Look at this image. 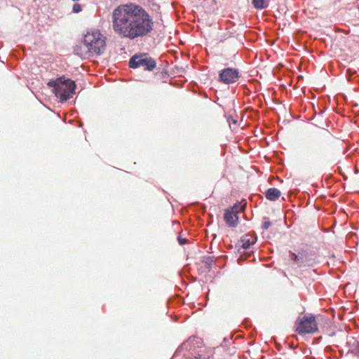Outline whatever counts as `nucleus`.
Instances as JSON below:
<instances>
[{"label": "nucleus", "mask_w": 359, "mask_h": 359, "mask_svg": "<svg viewBox=\"0 0 359 359\" xmlns=\"http://www.w3.org/2000/svg\"><path fill=\"white\" fill-rule=\"evenodd\" d=\"M111 19L115 34L130 40L148 36L154 27L151 16L142 6L133 3L117 6Z\"/></svg>", "instance_id": "obj_1"}, {"label": "nucleus", "mask_w": 359, "mask_h": 359, "mask_svg": "<svg viewBox=\"0 0 359 359\" xmlns=\"http://www.w3.org/2000/svg\"><path fill=\"white\" fill-rule=\"evenodd\" d=\"M48 86L53 88L55 96L62 102L67 101L72 97L76 88L75 82L65 76L57 78L55 81H50Z\"/></svg>", "instance_id": "obj_2"}, {"label": "nucleus", "mask_w": 359, "mask_h": 359, "mask_svg": "<svg viewBox=\"0 0 359 359\" xmlns=\"http://www.w3.org/2000/svg\"><path fill=\"white\" fill-rule=\"evenodd\" d=\"M83 44L92 55H101L106 48V37L98 29L88 32L83 38Z\"/></svg>", "instance_id": "obj_3"}, {"label": "nucleus", "mask_w": 359, "mask_h": 359, "mask_svg": "<svg viewBox=\"0 0 359 359\" xmlns=\"http://www.w3.org/2000/svg\"><path fill=\"white\" fill-rule=\"evenodd\" d=\"M295 331L300 335L313 334L318 331L316 318L311 314L299 317L296 321Z\"/></svg>", "instance_id": "obj_4"}, {"label": "nucleus", "mask_w": 359, "mask_h": 359, "mask_svg": "<svg viewBox=\"0 0 359 359\" xmlns=\"http://www.w3.org/2000/svg\"><path fill=\"white\" fill-rule=\"evenodd\" d=\"M129 67L133 69L141 67L146 71H152L156 68V62L154 58L142 54L132 57L129 61Z\"/></svg>", "instance_id": "obj_5"}, {"label": "nucleus", "mask_w": 359, "mask_h": 359, "mask_svg": "<svg viewBox=\"0 0 359 359\" xmlns=\"http://www.w3.org/2000/svg\"><path fill=\"white\" fill-rule=\"evenodd\" d=\"M239 78L240 72L236 68H225L219 73V81L224 84L234 83L238 81Z\"/></svg>", "instance_id": "obj_6"}, {"label": "nucleus", "mask_w": 359, "mask_h": 359, "mask_svg": "<svg viewBox=\"0 0 359 359\" xmlns=\"http://www.w3.org/2000/svg\"><path fill=\"white\" fill-rule=\"evenodd\" d=\"M309 154L314 158H320L323 154V144L317 138L313 139L309 147Z\"/></svg>", "instance_id": "obj_7"}, {"label": "nucleus", "mask_w": 359, "mask_h": 359, "mask_svg": "<svg viewBox=\"0 0 359 359\" xmlns=\"http://www.w3.org/2000/svg\"><path fill=\"white\" fill-rule=\"evenodd\" d=\"M237 212L232 210H226L224 213V220L229 226H236L238 222V217Z\"/></svg>", "instance_id": "obj_8"}, {"label": "nucleus", "mask_w": 359, "mask_h": 359, "mask_svg": "<svg viewBox=\"0 0 359 359\" xmlns=\"http://www.w3.org/2000/svg\"><path fill=\"white\" fill-rule=\"evenodd\" d=\"M280 196V191L276 188H270L267 189L265 192V197L266 198V199L271 201H276L277 199L279 198Z\"/></svg>", "instance_id": "obj_9"}, {"label": "nucleus", "mask_w": 359, "mask_h": 359, "mask_svg": "<svg viewBox=\"0 0 359 359\" xmlns=\"http://www.w3.org/2000/svg\"><path fill=\"white\" fill-rule=\"evenodd\" d=\"M269 0H252V4L257 9H264L268 7Z\"/></svg>", "instance_id": "obj_10"}, {"label": "nucleus", "mask_w": 359, "mask_h": 359, "mask_svg": "<svg viewBox=\"0 0 359 359\" xmlns=\"http://www.w3.org/2000/svg\"><path fill=\"white\" fill-rule=\"evenodd\" d=\"M255 243L252 238H249L248 236H245L241 239V247L243 249H248L252 244Z\"/></svg>", "instance_id": "obj_11"}, {"label": "nucleus", "mask_w": 359, "mask_h": 359, "mask_svg": "<svg viewBox=\"0 0 359 359\" xmlns=\"http://www.w3.org/2000/svg\"><path fill=\"white\" fill-rule=\"evenodd\" d=\"M214 262V258L212 257H205L202 261V263L203 264L204 266L208 269L210 270L211 269V266L212 263Z\"/></svg>", "instance_id": "obj_12"}, {"label": "nucleus", "mask_w": 359, "mask_h": 359, "mask_svg": "<svg viewBox=\"0 0 359 359\" xmlns=\"http://www.w3.org/2000/svg\"><path fill=\"white\" fill-rule=\"evenodd\" d=\"M244 209V206H241L240 204L236 203L233 207L229 208V210H232L233 211H236L237 213L238 212L243 211Z\"/></svg>", "instance_id": "obj_13"}, {"label": "nucleus", "mask_w": 359, "mask_h": 359, "mask_svg": "<svg viewBox=\"0 0 359 359\" xmlns=\"http://www.w3.org/2000/svg\"><path fill=\"white\" fill-rule=\"evenodd\" d=\"M271 222L269 219L268 217H264V222H263V224H262V228L264 229H268L270 226H271Z\"/></svg>", "instance_id": "obj_14"}, {"label": "nucleus", "mask_w": 359, "mask_h": 359, "mask_svg": "<svg viewBox=\"0 0 359 359\" xmlns=\"http://www.w3.org/2000/svg\"><path fill=\"white\" fill-rule=\"evenodd\" d=\"M72 11L74 13H78L81 11V6L79 4H75L73 6Z\"/></svg>", "instance_id": "obj_15"}, {"label": "nucleus", "mask_w": 359, "mask_h": 359, "mask_svg": "<svg viewBox=\"0 0 359 359\" xmlns=\"http://www.w3.org/2000/svg\"><path fill=\"white\" fill-rule=\"evenodd\" d=\"M293 257H294V260L296 263H300L301 262V259L302 258L301 257H299L297 255H296L295 254H292Z\"/></svg>", "instance_id": "obj_16"}, {"label": "nucleus", "mask_w": 359, "mask_h": 359, "mask_svg": "<svg viewBox=\"0 0 359 359\" xmlns=\"http://www.w3.org/2000/svg\"><path fill=\"white\" fill-rule=\"evenodd\" d=\"M178 241H179V242H180V243L181 245L184 244V243H185V242H186V240H185V239H182V238H180V237L178 238Z\"/></svg>", "instance_id": "obj_17"}]
</instances>
